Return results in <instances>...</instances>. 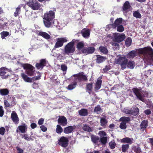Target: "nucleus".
Listing matches in <instances>:
<instances>
[{
    "mask_svg": "<svg viewBox=\"0 0 153 153\" xmlns=\"http://www.w3.org/2000/svg\"><path fill=\"white\" fill-rule=\"evenodd\" d=\"M0 34L1 35V38L3 39H5V37L9 36L10 33L7 31H3Z\"/></svg>",
    "mask_w": 153,
    "mask_h": 153,
    "instance_id": "4c0bfd02",
    "label": "nucleus"
},
{
    "mask_svg": "<svg viewBox=\"0 0 153 153\" xmlns=\"http://www.w3.org/2000/svg\"><path fill=\"white\" fill-rule=\"evenodd\" d=\"M127 66L128 68L131 69H133L135 66V63L133 61H129L128 62Z\"/></svg>",
    "mask_w": 153,
    "mask_h": 153,
    "instance_id": "473e14b6",
    "label": "nucleus"
},
{
    "mask_svg": "<svg viewBox=\"0 0 153 153\" xmlns=\"http://www.w3.org/2000/svg\"><path fill=\"white\" fill-rule=\"evenodd\" d=\"M16 149L17 150V153H23L24 150L18 146L16 147Z\"/></svg>",
    "mask_w": 153,
    "mask_h": 153,
    "instance_id": "13d9d810",
    "label": "nucleus"
},
{
    "mask_svg": "<svg viewBox=\"0 0 153 153\" xmlns=\"http://www.w3.org/2000/svg\"><path fill=\"white\" fill-rule=\"evenodd\" d=\"M102 80H98L95 84V90H99L101 87L102 84Z\"/></svg>",
    "mask_w": 153,
    "mask_h": 153,
    "instance_id": "7c9ffc66",
    "label": "nucleus"
},
{
    "mask_svg": "<svg viewBox=\"0 0 153 153\" xmlns=\"http://www.w3.org/2000/svg\"><path fill=\"white\" fill-rule=\"evenodd\" d=\"M131 6L128 1H126L124 3L123 7V11H127L130 9Z\"/></svg>",
    "mask_w": 153,
    "mask_h": 153,
    "instance_id": "4be33fe9",
    "label": "nucleus"
},
{
    "mask_svg": "<svg viewBox=\"0 0 153 153\" xmlns=\"http://www.w3.org/2000/svg\"><path fill=\"white\" fill-rule=\"evenodd\" d=\"M9 71L8 69L5 67H2L0 68V75L2 79H6L10 75L7 74V72Z\"/></svg>",
    "mask_w": 153,
    "mask_h": 153,
    "instance_id": "f8f14e48",
    "label": "nucleus"
},
{
    "mask_svg": "<svg viewBox=\"0 0 153 153\" xmlns=\"http://www.w3.org/2000/svg\"><path fill=\"white\" fill-rule=\"evenodd\" d=\"M4 102L5 107L6 108H8L10 106V104L8 102L7 100H4Z\"/></svg>",
    "mask_w": 153,
    "mask_h": 153,
    "instance_id": "bf43d9fd",
    "label": "nucleus"
},
{
    "mask_svg": "<svg viewBox=\"0 0 153 153\" xmlns=\"http://www.w3.org/2000/svg\"><path fill=\"white\" fill-rule=\"evenodd\" d=\"M91 139L92 141L95 144L99 145L100 138L98 136H93L91 137Z\"/></svg>",
    "mask_w": 153,
    "mask_h": 153,
    "instance_id": "c85d7f7f",
    "label": "nucleus"
},
{
    "mask_svg": "<svg viewBox=\"0 0 153 153\" xmlns=\"http://www.w3.org/2000/svg\"><path fill=\"white\" fill-rule=\"evenodd\" d=\"M132 90L138 99L143 102H145L144 98V96L143 94V91L141 89L134 88L132 89Z\"/></svg>",
    "mask_w": 153,
    "mask_h": 153,
    "instance_id": "6e6552de",
    "label": "nucleus"
},
{
    "mask_svg": "<svg viewBox=\"0 0 153 153\" xmlns=\"http://www.w3.org/2000/svg\"><path fill=\"white\" fill-rule=\"evenodd\" d=\"M132 115H136L139 112V109L137 108H133Z\"/></svg>",
    "mask_w": 153,
    "mask_h": 153,
    "instance_id": "49530a36",
    "label": "nucleus"
},
{
    "mask_svg": "<svg viewBox=\"0 0 153 153\" xmlns=\"http://www.w3.org/2000/svg\"><path fill=\"white\" fill-rule=\"evenodd\" d=\"M38 35L43 37L46 39H50L51 38L50 36L47 33L42 31H40L38 33Z\"/></svg>",
    "mask_w": 153,
    "mask_h": 153,
    "instance_id": "412c9836",
    "label": "nucleus"
},
{
    "mask_svg": "<svg viewBox=\"0 0 153 153\" xmlns=\"http://www.w3.org/2000/svg\"><path fill=\"white\" fill-rule=\"evenodd\" d=\"M4 113V111L3 109V107L0 105V117H2Z\"/></svg>",
    "mask_w": 153,
    "mask_h": 153,
    "instance_id": "4d7b16f0",
    "label": "nucleus"
},
{
    "mask_svg": "<svg viewBox=\"0 0 153 153\" xmlns=\"http://www.w3.org/2000/svg\"><path fill=\"white\" fill-rule=\"evenodd\" d=\"M57 42L56 43L53 50H55L56 48L62 46L64 43L66 42L68 40L66 37H60L56 39Z\"/></svg>",
    "mask_w": 153,
    "mask_h": 153,
    "instance_id": "423d86ee",
    "label": "nucleus"
},
{
    "mask_svg": "<svg viewBox=\"0 0 153 153\" xmlns=\"http://www.w3.org/2000/svg\"><path fill=\"white\" fill-rule=\"evenodd\" d=\"M123 19L122 18H119L115 20V25H119L122 22ZM116 26H115V27Z\"/></svg>",
    "mask_w": 153,
    "mask_h": 153,
    "instance_id": "8fccbe9b",
    "label": "nucleus"
},
{
    "mask_svg": "<svg viewBox=\"0 0 153 153\" xmlns=\"http://www.w3.org/2000/svg\"><path fill=\"white\" fill-rule=\"evenodd\" d=\"M97 58L96 59V61L98 63H100L103 62L105 61L106 59V58L105 57L100 55H97Z\"/></svg>",
    "mask_w": 153,
    "mask_h": 153,
    "instance_id": "5701e85b",
    "label": "nucleus"
},
{
    "mask_svg": "<svg viewBox=\"0 0 153 153\" xmlns=\"http://www.w3.org/2000/svg\"><path fill=\"white\" fill-rule=\"evenodd\" d=\"M67 69V66L65 65H61V69L63 71H66Z\"/></svg>",
    "mask_w": 153,
    "mask_h": 153,
    "instance_id": "0e129e2a",
    "label": "nucleus"
},
{
    "mask_svg": "<svg viewBox=\"0 0 153 153\" xmlns=\"http://www.w3.org/2000/svg\"><path fill=\"white\" fill-rule=\"evenodd\" d=\"M140 53L143 54L144 59L148 62L153 61V50L150 47H146L138 49Z\"/></svg>",
    "mask_w": 153,
    "mask_h": 153,
    "instance_id": "f03ea898",
    "label": "nucleus"
},
{
    "mask_svg": "<svg viewBox=\"0 0 153 153\" xmlns=\"http://www.w3.org/2000/svg\"><path fill=\"white\" fill-rule=\"evenodd\" d=\"M82 128L84 131H86L90 132L92 131L91 128L86 124L83 125Z\"/></svg>",
    "mask_w": 153,
    "mask_h": 153,
    "instance_id": "f704fd0d",
    "label": "nucleus"
},
{
    "mask_svg": "<svg viewBox=\"0 0 153 153\" xmlns=\"http://www.w3.org/2000/svg\"><path fill=\"white\" fill-rule=\"evenodd\" d=\"M133 150L136 153H142L141 149L139 147H135L133 148Z\"/></svg>",
    "mask_w": 153,
    "mask_h": 153,
    "instance_id": "603ef678",
    "label": "nucleus"
},
{
    "mask_svg": "<svg viewBox=\"0 0 153 153\" xmlns=\"http://www.w3.org/2000/svg\"><path fill=\"white\" fill-rule=\"evenodd\" d=\"M22 138H24L25 140L27 141L29 140L30 139L29 137L27 134H24L22 136Z\"/></svg>",
    "mask_w": 153,
    "mask_h": 153,
    "instance_id": "69168bd1",
    "label": "nucleus"
},
{
    "mask_svg": "<svg viewBox=\"0 0 153 153\" xmlns=\"http://www.w3.org/2000/svg\"><path fill=\"white\" fill-rule=\"evenodd\" d=\"M133 139L132 138H129L126 137L121 140V142L124 143H127L131 144L133 142Z\"/></svg>",
    "mask_w": 153,
    "mask_h": 153,
    "instance_id": "b1692460",
    "label": "nucleus"
},
{
    "mask_svg": "<svg viewBox=\"0 0 153 153\" xmlns=\"http://www.w3.org/2000/svg\"><path fill=\"white\" fill-rule=\"evenodd\" d=\"M58 123L60 125L65 126L67 124V120L64 116H62L59 117L58 119Z\"/></svg>",
    "mask_w": 153,
    "mask_h": 153,
    "instance_id": "2eb2a0df",
    "label": "nucleus"
},
{
    "mask_svg": "<svg viewBox=\"0 0 153 153\" xmlns=\"http://www.w3.org/2000/svg\"><path fill=\"white\" fill-rule=\"evenodd\" d=\"M88 110L85 108H82L78 111L79 115L81 116L85 117L88 114Z\"/></svg>",
    "mask_w": 153,
    "mask_h": 153,
    "instance_id": "6ab92c4d",
    "label": "nucleus"
},
{
    "mask_svg": "<svg viewBox=\"0 0 153 153\" xmlns=\"http://www.w3.org/2000/svg\"><path fill=\"white\" fill-rule=\"evenodd\" d=\"M129 148V145L127 144L123 145L122 147V151L123 152H125Z\"/></svg>",
    "mask_w": 153,
    "mask_h": 153,
    "instance_id": "de8ad7c7",
    "label": "nucleus"
},
{
    "mask_svg": "<svg viewBox=\"0 0 153 153\" xmlns=\"http://www.w3.org/2000/svg\"><path fill=\"white\" fill-rule=\"evenodd\" d=\"M5 132V129L4 127L0 128V134L3 135Z\"/></svg>",
    "mask_w": 153,
    "mask_h": 153,
    "instance_id": "e2e57ef3",
    "label": "nucleus"
},
{
    "mask_svg": "<svg viewBox=\"0 0 153 153\" xmlns=\"http://www.w3.org/2000/svg\"><path fill=\"white\" fill-rule=\"evenodd\" d=\"M125 37V35L123 33H115V42H120L124 39Z\"/></svg>",
    "mask_w": 153,
    "mask_h": 153,
    "instance_id": "4468645a",
    "label": "nucleus"
},
{
    "mask_svg": "<svg viewBox=\"0 0 153 153\" xmlns=\"http://www.w3.org/2000/svg\"><path fill=\"white\" fill-rule=\"evenodd\" d=\"M93 83L87 84L85 87L86 91L88 92L89 94L92 91L93 88Z\"/></svg>",
    "mask_w": 153,
    "mask_h": 153,
    "instance_id": "c756f323",
    "label": "nucleus"
},
{
    "mask_svg": "<svg viewBox=\"0 0 153 153\" xmlns=\"http://www.w3.org/2000/svg\"><path fill=\"white\" fill-rule=\"evenodd\" d=\"M84 45L83 42H78L76 45V48L79 50H80L84 47Z\"/></svg>",
    "mask_w": 153,
    "mask_h": 153,
    "instance_id": "58836bf2",
    "label": "nucleus"
},
{
    "mask_svg": "<svg viewBox=\"0 0 153 153\" xmlns=\"http://www.w3.org/2000/svg\"><path fill=\"white\" fill-rule=\"evenodd\" d=\"M148 126V122L147 120H143L140 125V129L141 131H144Z\"/></svg>",
    "mask_w": 153,
    "mask_h": 153,
    "instance_id": "a211bd4d",
    "label": "nucleus"
},
{
    "mask_svg": "<svg viewBox=\"0 0 153 153\" xmlns=\"http://www.w3.org/2000/svg\"><path fill=\"white\" fill-rule=\"evenodd\" d=\"M108 37L111 39L113 42H112V45L113 46H115V33H113L112 34H110L108 36Z\"/></svg>",
    "mask_w": 153,
    "mask_h": 153,
    "instance_id": "c9c22d12",
    "label": "nucleus"
},
{
    "mask_svg": "<svg viewBox=\"0 0 153 153\" xmlns=\"http://www.w3.org/2000/svg\"><path fill=\"white\" fill-rule=\"evenodd\" d=\"M81 33L84 37L87 38L89 36L90 31L88 29L84 28L82 29Z\"/></svg>",
    "mask_w": 153,
    "mask_h": 153,
    "instance_id": "dca6fc26",
    "label": "nucleus"
},
{
    "mask_svg": "<svg viewBox=\"0 0 153 153\" xmlns=\"http://www.w3.org/2000/svg\"><path fill=\"white\" fill-rule=\"evenodd\" d=\"M137 52L135 50L132 51L128 53L127 55V57L128 59H133L137 56Z\"/></svg>",
    "mask_w": 153,
    "mask_h": 153,
    "instance_id": "aec40b11",
    "label": "nucleus"
},
{
    "mask_svg": "<svg viewBox=\"0 0 153 153\" xmlns=\"http://www.w3.org/2000/svg\"><path fill=\"white\" fill-rule=\"evenodd\" d=\"M48 63L46 59H42L39 60V63H36L35 66L37 69L42 70Z\"/></svg>",
    "mask_w": 153,
    "mask_h": 153,
    "instance_id": "9b49d317",
    "label": "nucleus"
},
{
    "mask_svg": "<svg viewBox=\"0 0 153 153\" xmlns=\"http://www.w3.org/2000/svg\"><path fill=\"white\" fill-rule=\"evenodd\" d=\"M111 28H115V22L113 24H109L106 25L105 30L106 31H108Z\"/></svg>",
    "mask_w": 153,
    "mask_h": 153,
    "instance_id": "ea45409f",
    "label": "nucleus"
},
{
    "mask_svg": "<svg viewBox=\"0 0 153 153\" xmlns=\"http://www.w3.org/2000/svg\"><path fill=\"white\" fill-rule=\"evenodd\" d=\"M124 28L122 25H120L117 26V30L118 31L120 32H123L124 30Z\"/></svg>",
    "mask_w": 153,
    "mask_h": 153,
    "instance_id": "09e8293b",
    "label": "nucleus"
},
{
    "mask_svg": "<svg viewBox=\"0 0 153 153\" xmlns=\"http://www.w3.org/2000/svg\"><path fill=\"white\" fill-rule=\"evenodd\" d=\"M94 111L96 112L102 111V109L100 105H97L95 108Z\"/></svg>",
    "mask_w": 153,
    "mask_h": 153,
    "instance_id": "5fc2aeb1",
    "label": "nucleus"
},
{
    "mask_svg": "<svg viewBox=\"0 0 153 153\" xmlns=\"http://www.w3.org/2000/svg\"><path fill=\"white\" fill-rule=\"evenodd\" d=\"M125 113L126 114H132L133 113V109L132 108L129 109H126L125 110Z\"/></svg>",
    "mask_w": 153,
    "mask_h": 153,
    "instance_id": "6e6d98bb",
    "label": "nucleus"
},
{
    "mask_svg": "<svg viewBox=\"0 0 153 153\" xmlns=\"http://www.w3.org/2000/svg\"><path fill=\"white\" fill-rule=\"evenodd\" d=\"M21 76L24 80L26 82H32V79L28 77L25 74L22 73Z\"/></svg>",
    "mask_w": 153,
    "mask_h": 153,
    "instance_id": "cd10ccee",
    "label": "nucleus"
},
{
    "mask_svg": "<svg viewBox=\"0 0 153 153\" xmlns=\"http://www.w3.org/2000/svg\"><path fill=\"white\" fill-rule=\"evenodd\" d=\"M132 40L131 38H128L125 41V44L126 46L129 47V46L131 43Z\"/></svg>",
    "mask_w": 153,
    "mask_h": 153,
    "instance_id": "c03bdc74",
    "label": "nucleus"
},
{
    "mask_svg": "<svg viewBox=\"0 0 153 153\" xmlns=\"http://www.w3.org/2000/svg\"><path fill=\"white\" fill-rule=\"evenodd\" d=\"M83 72L79 73L77 74L74 75V77L75 82H80L82 81H85L88 80L87 76L83 74Z\"/></svg>",
    "mask_w": 153,
    "mask_h": 153,
    "instance_id": "0eeeda50",
    "label": "nucleus"
},
{
    "mask_svg": "<svg viewBox=\"0 0 153 153\" xmlns=\"http://www.w3.org/2000/svg\"><path fill=\"white\" fill-rule=\"evenodd\" d=\"M40 127L42 131L45 132L47 131V128L44 125H41Z\"/></svg>",
    "mask_w": 153,
    "mask_h": 153,
    "instance_id": "680f3d73",
    "label": "nucleus"
},
{
    "mask_svg": "<svg viewBox=\"0 0 153 153\" xmlns=\"http://www.w3.org/2000/svg\"><path fill=\"white\" fill-rule=\"evenodd\" d=\"M100 143H101L103 144H105L107 142V137H101L100 139Z\"/></svg>",
    "mask_w": 153,
    "mask_h": 153,
    "instance_id": "79ce46f5",
    "label": "nucleus"
},
{
    "mask_svg": "<svg viewBox=\"0 0 153 153\" xmlns=\"http://www.w3.org/2000/svg\"><path fill=\"white\" fill-rule=\"evenodd\" d=\"M22 67L25 70V73L28 76H32L33 75L35 68L33 66L30 64H23Z\"/></svg>",
    "mask_w": 153,
    "mask_h": 153,
    "instance_id": "7ed1b4c3",
    "label": "nucleus"
},
{
    "mask_svg": "<svg viewBox=\"0 0 153 153\" xmlns=\"http://www.w3.org/2000/svg\"><path fill=\"white\" fill-rule=\"evenodd\" d=\"M9 90L6 88L1 89H0V95L2 96H5L9 94Z\"/></svg>",
    "mask_w": 153,
    "mask_h": 153,
    "instance_id": "393cba45",
    "label": "nucleus"
},
{
    "mask_svg": "<svg viewBox=\"0 0 153 153\" xmlns=\"http://www.w3.org/2000/svg\"><path fill=\"white\" fill-rule=\"evenodd\" d=\"M108 123L107 120L105 118L101 117L100 118V123L101 126H105Z\"/></svg>",
    "mask_w": 153,
    "mask_h": 153,
    "instance_id": "72a5a7b5",
    "label": "nucleus"
},
{
    "mask_svg": "<svg viewBox=\"0 0 153 153\" xmlns=\"http://www.w3.org/2000/svg\"><path fill=\"white\" fill-rule=\"evenodd\" d=\"M99 134L101 136H104L106 135V133L104 131H99Z\"/></svg>",
    "mask_w": 153,
    "mask_h": 153,
    "instance_id": "338daca9",
    "label": "nucleus"
},
{
    "mask_svg": "<svg viewBox=\"0 0 153 153\" xmlns=\"http://www.w3.org/2000/svg\"><path fill=\"white\" fill-rule=\"evenodd\" d=\"M74 128L72 126H69L64 128V132L66 134H69L73 131Z\"/></svg>",
    "mask_w": 153,
    "mask_h": 153,
    "instance_id": "a878e982",
    "label": "nucleus"
},
{
    "mask_svg": "<svg viewBox=\"0 0 153 153\" xmlns=\"http://www.w3.org/2000/svg\"><path fill=\"white\" fill-rule=\"evenodd\" d=\"M120 128L123 129H125L126 128V123L124 122H122L120 125Z\"/></svg>",
    "mask_w": 153,
    "mask_h": 153,
    "instance_id": "864d4df0",
    "label": "nucleus"
},
{
    "mask_svg": "<svg viewBox=\"0 0 153 153\" xmlns=\"http://www.w3.org/2000/svg\"><path fill=\"white\" fill-rule=\"evenodd\" d=\"M117 63L120 65L121 68L123 69H125L127 65L128 59L125 57L119 56L117 59Z\"/></svg>",
    "mask_w": 153,
    "mask_h": 153,
    "instance_id": "1a4fd4ad",
    "label": "nucleus"
},
{
    "mask_svg": "<svg viewBox=\"0 0 153 153\" xmlns=\"http://www.w3.org/2000/svg\"><path fill=\"white\" fill-rule=\"evenodd\" d=\"M133 16L134 17L137 18H140L141 17L140 14L137 11H136L134 12Z\"/></svg>",
    "mask_w": 153,
    "mask_h": 153,
    "instance_id": "3c124183",
    "label": "nucleus"
},
{
    "mask_svg": "<svg viewBox=\"0 0 153 153\" xmlns=\"http://www.w3.org/2000/svg\"><path fill=\"white\" fill-rule=\"evenodd\" d=\"M64 52L66 54H69L73 53L75 51V48L73 42L68 43L64 47Z\"/></svg>",
    "mask_w": 153,
    "mask_h": 153,
    "instance_id": "20e7f679",
    "label": "nucleus"
},
{
    "mask_svg": "<svg viewBox=\"0 0 153 153\" xmlns=\"http://www.w3.org/2000/svg\"><path fill=\"white\" fill-rule=\"evenodd\" d=\"M21 6L20 5H19L16 8V12L14 13V16L15 17H17L18 16L19 13L21 11Z\"/></svg>",
    "mask_w": 153,
    "mask_h": 153,
    "instance_id": "a19ab883",
    "label": "nucleus"
},
{
    "mask_svg": "<svg viewBox=\"0 0 153 153\" xmlns=\"http://www.w3.org/2000/svg\"><path fill=\"white\" fill-rule=\"evenodd\" d=\"M11 118L13 121L15 123H17L19 121V119L16 113L13 111L11 114Z\"/></svg>",
    "mask_w": 153,
    "mask_h": 153,
    "instance_id": "f3484780",
    "label": "nucleus"
},
{
    "mask_svg": "<svg viewBox=\"0 0 153 153\" xmlns=\"http://www.w3.org/2000/svg\"><path fill=\"white\" fill-rule=\"evenodd\" d=\"M99 50L100 51L104 54H107L108 52L107 48L102 46H100L99 48Z\"/></svg>",
    "mask_w": 153,
    "mask_h": 153,
    "instance_id": "2f4dec72",
    "label": "nucleus"
},
{
    "mask_svg": "<svg viewBox=\"0 0 153 153\" xmlns=\"http://www.w3.org/2000/svg\"><path fill=\"white\" fill-rule=\"evenodd\" d=\"M44 119L42 118L40 119L38 121V124L39 125H42L44 123Z\"/></svg>",
    "mask_w": 153,
    "mask_h": 153,
    "instance_id": "052dcab7",
    "label": "nucleus"
},
{
    "mask_svg": "<svg viewBox=\"0 0 153 153\" xmlns=\"http://www.w3.org/2000/svg\"><path fill=\"white\" fill-rule=\"evenodd\" d=\"M26 4L34 10H39L41 6V4L36 0H30L29 1L27 2Z\"/></svg>",
    "mask_w": 153,
    "mask_h": 153,
    "instance_id": "39448f33",
    "label": "nucleus"
},
{
    "mask_svg": "<svg viewBox=\"0 0 153 153\" xmlns=\"http://www.w3.org/2000/svg\"><path fill=\"white\" fill-rule=\"evenodd\" d=\"M120 120L121 121L126 123H128L130 121V118L129 117H122Z\"/></svg>",
    "mask_w": 153,
    "mask_h": 153,
    "instance_id": "a18cd8bd",
    "label": "nucleus"
},
{
    "mask_svg": "<svg viewBox=\"0 0 153 153\" xmlns=\"http://www.w3.org/2000/svg\"><path fill=\"white\" fill-rule=\"evenodd\" d=\"M63 130L61 126L58 125L56 126V132L59 134H61L63 131Z\"/></svg>",
    "mask_w": 153,
    "mask_h": 153,
    "instance_id": "e433bc0d",
    "label": "nucleus"
},
{
    "mask_svg": "<svg viewBox=\"0 0 153 153\" xmlns=\"http://www.w3.org/2000/svg\"><path fill=\"white\" fill-rule=\"evenodd\" d=\"M109 67L108 66L106 65L105 68L103 69V71H104V73L107 71L109 70Z\"/></svg>",
    "mask_w": 153,
    "mask_h": 153,
    "instance_id": "774afa93",
    "label": "nucleus"
},
{
    "mask_svg": "<svg viewBox=\"0 0 153 153\" xmlns=\"http://www.w3.org/2000/svg\"><path fill=\"white\" fill-rule=\"evenodd\" d=\"M95 50L94 48L93 47H88L87 48H84L82 50V52L83 53L87 54L93 53Z\"/></svg>",
    "mask_w": 153,
    "mask_h": 153,
    "instance_id": "ddd939ff",
    "label": "nucleus"
},
{
    "mask_svg": "<svg viewBox=\"0 0 153 153\" xmlns=\"http://www.w3.org/2000/svg\"><path fill=\"white\" fill-rule=\"evenodd\" d=\"M55 17V12L52 10L47 11L45 13L43 19L45 27L48 28L52 27L54 23Z\"/></svg>",
    "mask_w": 153,
    "mask_h": 153,
    "instance_id": "f257e3e1",
    "label": "nucleus"
},
{
    "mask_svg": "<svg viewBox=\"0 0 153 153\" xmlns=\"http://www.w3.org/2000/svg\"><path fill=\"white\" fill-rule=\"evenodd\" d=\"M19 130L22 133H25L27 130V127L25 124H23L22 125L19 126H18Z\"/></svg>",
    "mask_w": 153,
    "mask_h": 153,
    "instance_id": "bb28decb",
    "label": "nucleus"
},
{
    "mask_svg": "<svg viewBox=\"0 0 153 153\" xmlns=\"http://www.w3.org/2000/svg\"><path fill=\"white\" fill-rule=\"evenodd\" d=\"M68 139L65 137L62 136L60 137L58 140V144L63 147L66 148L68 144Z\"/></svg>",
    "mask_w": 153,
    "mask_h": 153,
    "instance_id": "9d476101",
    "label": "nucleus"
},
{
    "mask_svg": "<svg viewBox=\"0 0 153 153\" xmlns=\"http://www.w3.org/2000/svg\"><path fill=\"white\" fill-rule=\"evenodd\" d=\"M77 85L76 82H74L73 84L69 85L68 87V89L69 90H71L75 88Z\"/></svg>",
    "mask_w": 153,
    "mask_h": 153,
    "instance_id": "37998d69",
    "label": "nucleus"
}]
</instances>
